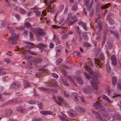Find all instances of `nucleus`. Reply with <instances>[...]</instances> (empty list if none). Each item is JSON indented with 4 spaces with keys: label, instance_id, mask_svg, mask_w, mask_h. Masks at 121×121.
<instances>
[{
    "label": "nucleus",
    "instance_id": "0eeeda50",
    "mask_svg": "<svg viewBox=\"0 0 121 121\" xmlns=\"http://www.w3.org/2000/svg\"><path fill=\"white\" fill-rule=\"evenodd\" d=\"M78 96L77 94L75 92H72V93L71 98L75 101L77 102L78 100Z\"/></svg>",
    "mask_w": 121,
    "mask_h": 121
},
{
    "label": "nucleus",
    "instance_id": "f03ea898",
    "mask_svg": "<svg viewBox=\"0 0 121 121\" xmlns=\"http://www.w3.org/2000/svg\"><path fill=\"white\" fill-rule=\"evenodd\" d=\"M98 75L96 77L94 76L92 78L93 80L91 82V84L92 87L94 89L97 90L98 89L97 84L98 83Z\"/></svg>",
    "mask_w": 121,
    "mask_h": 121
},
{
    "label": "nucleus",
    "instance_id": "bf43d9fd",
    "mask_svg": "<svg viewBox=\"0 0 121 121\" xmlns=\"http://www.w3.org/2000/svg\"><path fill=\"white\" fill-rule=\"evenodd\" d=\"M68 34L67 33H66L62 37V39H66L67 37Z\"/></svg>",
    "mask_w": 121,
    "mask_h": 121
},
{
    "label": "nucleus",
    "instance_id": "338daca9",
    "mask_svg": "<svg viewBox=\"0 0 121 121\" xmlns=\"http://www.w3.org/2000/svg\"><path fill=\"white\" fill-rule=\"evenodd\" d=\"M77 20H75V21L71 22L69 23L68 24V25H72L73 23H74Z\"/></svg>",
    "mask_w": 121,
    "mask_h": 121
},
{
    "label": "nucleus",
    "instance_id": "79ce46f5",
    "mask_svg": "<svg viewBox=\"0 0 121 121\" xmlns=\"http://www.w3.org/2000/svg\"><path fill=\"white\" fill-rule=\"evenodd\" d=\"M20 12L22 14H25L26 13V12L23 9L20 8L19 9Z\"/></svg>",
    "mask_w": 121,
    "mask_h": 121
},
{
    "label": "nucleus",
    "instance_id": "aec40b11",
    "mask_svg": "<svg viewBox=\"0 0 121 121\" xmlns=\"http://www.w3.org/2000/svg\"><path fill=\"white\" fill-rule=\"evenodd\" d=\"M102 98L104 99L110 103H113V101H111L107 96L106 95L103 96Z\"/></svg>",
    "mask_w": 121,
    "mask_h": 121
},
{
    "label": "nucleus",
    "instance_id": "2f4dec72",
    "mask_svg": "<svg viewBox=\"0 0 121 121\" xmlns=\"http://www.w3.org/2000/svg\"><path fill=\"white\" fill-rule=\"evenodd\" d=\"M110 4V3L106 4L104 6H102L101 7V9H106L108 7Z\"/></svg>",
    "mask_w": 121,
    "mask_h": 121
},
{
    "label": "nucleus",
    "instance_id": "e2e57ef3",
    "mask_svg": "<svg viewBox=\"0 0 121 121\" xmlns=\"http://www.w3.org/2000/svg\"><path fill=\"white\" fill-rule=\"evenodd\" d=\"M117 86L119 89L121 90V83H119L117 84Z\"/></svg>",
    "mask_w": 121,
    "mask_h": 121
},
{
    "label": "nucleus",
    "instance_id": "8fccbe9b",
    "mask_svg": "<svg viewBox=\"0 0 121 121\" xmlns=\"http://www.w3.org/2000/svg\"><path fill=\"white\" fill-rule=\"evenodd\" d=\"M8 28L10 30V32L12 33L13 32V28L9 26H8Z\"/></svg>",
    "mask_w": 121,
    "mask_h": 121
},
{
    "label": "nucleus",
    "instance_id": "1a4fd4ad",
    "mask_svg": "<svg viewBox=\"0 0 121 121\" xmlns=\"http://www.w3.org/2000/svg\"><path fill=\"white\" fill-rule=\"evenodd\" d=\"M76 109L77 111L80 112H83L86 111V110L85 108L79 106L76 107Z\"/></svg>",
    "mask_w": 121,
    "mask_h": 121
},
{
    "label": "nucleus",
    "instance_id": "dca6fc26",
    "mask_svg": "<svg viewBox=\"0 0 121 121\" xmlns=\"http://www.w3.org/2000/svg\"><path fill=\"white\" fill-rule=\"evenodd\" d=\"M84 67L85 69L88 72L92 74L93 73V71L90 67L86 65H85Z\"/></svg>",
    "mask_w": 121,
    "mask_h": 121
},
{
    "label": "nucleus",
    "instance_id": "393cba45",
    "mask_svg": "<svg viewBox=\"0 0 121 121\" xmlns=\"http://www.w3.org/2000/svg\"><path fill=\"white\" fill-rule=\"evenodd\" d=\"M38 46L40 49H43V48H45L47 47V45L43 43H40L38 44Z\"/></svg>",
    "mask_w": 121,
    "mask_h": 121
},
{
    "label": "nucleus",
    "instance_id": "4c0bfd02",
    "mask_svg": "<svg viewBox=\"0 0 121 121\" xmlns=\"http://www.w3.org/2000/svg\"><path fill=\"white\" fill-rule=\"evenodd\" d=\"M24 26L27 27H30L31 26L29 22H26L24 24Z\"/></svg>",
    "mask_w": 121,
    "mask_h": 121
},
{
    "label": "nucleus",
    "instance_id": "9b49d317",
    "mask_svg": "<svg viewBox=\"0 0 121 121\" xmlns=\"http://www.w3.org/2000/svg\"><path fill=\"white\" fill-rule=\"evenodd\" d=\"M40 112L42 114L44 115H52L53 113V112H52L48 110L41 111H40Z\"/></svg>",
    "mask_w": 121,
    "mask_h": 121
},
{
    "label": "nucleus",
    "instance_id": "9d476101",
    "mask_svg": "<svg viewBox=\"0 0 121 121\" xmlns=\"http://www.w3.org/2000/svg\"><path fill=\"white\" fill-rule=\"evenodd\" d=\"M93 113L95 115V116L98 119H99L100 120H103L104 121H107V120H106L105 119H104L103 120L102 119V117L100 116L99 114L97 112L93 111Z\"/></svg>",
    "mask_w": 121,
    "mask_h": 121
},
{
    "label": "nucleus",
    "instance_id": "473e14b6",
    "mask_svg": "<svg viewBox=\"0 0 121 121\" xmlns=\"http://www.w3.org/2000/svg\"><path fill=\"white\" fill-rule=\"evenodd\" d=\"M62 83L63 85L66 86H69V84L67 83V81L65 80H62Z\"/></svg>",
    "mask_w": 121,
    "mask_h": 121
},
{
    "label": "nucleus",
    "instance_id": "20e7f679",
    "mask_svg": "<svg viewBox=\"0 0 121 121\" xmlns=\"http://www.w3.org/2000/svg\"><path fill=\"white\" fill-rule=\"evenodd\" d=\"M12 37L9 38V40L11 41L12 44H16V41L17 40L19 36L18 35H16L15 34H13L12 35Z\"/></svg>",
    "mask_w": 121,
    "mask_h": 121
},
{
    "label": "nucleus",
    "instance_id": "cd10ccee",
    "mask_svg": "<svg viewBox=\"0 0 121 121\" xmlns=\"http://www.w3.org/2000/svg\"><path fill=\"white\" fill-rule=\"evenodd\" d=\"M104 110L105 108H103V109L102 110L103 111V112H102V114L104 117H106L108 116V114H107L106 115V114H107V112L104 111Z\"/></svg>",
    "mask_w": 121,
    "mask_h": 121
},
{
    "label": "nucleus",
    "instance_id": "b1692460",
    "mask_svg": "<svg viewBox=\"0 0 121 121\" xmlns=\"http://www.w3.org/2000/svg\"><path fill=\"white\" fill-rule=\"evenodd\" d=\"M76 80L78 82L80 85H82L83 83V81L81 77H77Z\"/></svg>",
    "mask_w": 121,
    "mask_h": 121
},
{
    "label": "nucleus",
    "instance_id": "a18cd8bd",
    "mask_svg": "<svg viewBox=\"0 0 121 121\" xmlns=\"http://www.w3.org/2000/svg\"><path fill=\"white\" fill-rule=\"evenodd\" d=\"M108 48L109 49H110L112 47V44L110 43L109 41H107V42Z\"/></svg>",
    "mask_w": 121,
    "mask_h": 121
},
{
    "label": "nucleus",
    "instance_id": "6ab92c4d",
    "mask_svg": "<svg viewBox=\"0 0 121 121\" xmlns=\"http://www.w3.org/2000/svg\"><path fill=\"white\" fill-rule=\"evenodd\" d=\"M38 32H36V33H37L38 35H44V33L42 31L43 30L41 28H38L37 29Z\"/></svg>",
    "mask_w": 121,
    "mask_h": 121
},
{
    "label": "nucleus",
    "instance_id": "412c9836",
    "mask_svg": "<svg viewBox=\"0 0 121 121\" xmlns=\"http://www.w3.org/2000/svg\"><path fill=\"white\" fill-rule=\"evenodd\" d=\"M60 118V119L62 121H68V120L65 119L66 116L65 115L63 114L62 115H59Z\"/></svg>",
    "mask_w": 121,
    "mask_h": 121
},
{
    "label": "nucleus",
    "instance_id": "37998d69",
    "mask_svg": "<svg viewBox=\"0 0 121 121\" xmlns=\"http://www.w3.org/2000/svg\"><path fill=\"white\" fill-rule=\"evenodd\" d=\"M78 9L77 5L76 4L74 5L72 7V9L73 11H75Z\"/></svg>",
    "mask_w": 121,
    "mask_h": 121
},
{
    "label": "nucleus",
    "instance_id": "f704fd0d",
    "mask_svg": "<svg viewBox=\"0 0 121 121\" xmlns=\"http://www.w3.org/2000/svg\"><path fill=\"white\" fill-rule=\"evenodd\" d=\"M37 101H36L34 100H30L28 101V103L30 104H34L37 102Z\"/></svg>",
    "mask_w": 121,
    "mask_h": 121
},
{
    "label": "nucleus",
    "instance_id": "603ef678",
    "mask_svg": "<svg viewBox=\"0 0 121 121\" xmlns=\"http://www.w3.org/2000/svg\"><path fill=\"white\" fill-rule=\"evenodd\" d=\"M27 52L32 55H35V53L34 52L31 51L29 50H27Z\"/></svg>",
    "mask_w": 121,
    "mask_h": 121
},
{
    "label": "nucleus",
    "instance_id": "c85d7f7f",
    "mask_svg": "<svg viewBox=\"0 0 121 121\" xmlns=\"http://www.w3.org/2000/svg\"><path fill=\"white\" fill-rule=\"evenodd\" d=\"M83 74L87 79H89L91 78L90 75L88 74L86 72H83Z\"/></svg>",
    "mask_w": 121,
    "mask_h": 121
},
{
    "label": "nucleus",
    "instance_id": "2eb2a0df",
    "mask_svg": "<svg viewBox=\"0 0 121 121\" xmlns=\"http://www.w3.org/2000/svg\"><path fill=\"white\" fill-rule=\"evenodd\" d=\"M16 110L17 111L22 113L25 112L26 111V109L20 106L16 108Z\"/></svg>",
    "mask_w": 121,
    "mask_h": 121
},
{
    "label": "nucleus",
    "instance_id": "39448f33",
    "mask_svg": "<svg viewBox=\"0 0 121 121\" xmlns=\"http://www.w3.org/2000/svg\"><path fill=\"white\" fill-rule=\"evenodd\" d=\"M90 0H84V4L86 6L87 9L89 11H90L91 10V8L92 6L93 1L92 0L90 4H89V2Z\"/></svg>",
    "mask_w": 121,
    "mask_h": 121
},
{
    "label": "nucleus",
    "instance_id": "c756f323",
    "mask_svg": "<svg viewBox=\"0 0 121 121\" xmlns=\"http://www.w3.org/2000/svg\"><path fill=\"white\" fill-rule=\"evenodd\" d=\"M64 95L65 97H68L69 96V92L66 91H64Z\"/></svg>",
    "mask_w": 121,
    "mask_h": 121
},
{
    "label": "nucleus",
    "instance_id": "052dcab7",
    "mask_svg": "<svg viewBox=\"0 0 121 121\" xmlns=\"http://www.w3.org/2000/svg\"><path fill=\"white\" fill-rule=\"evenodd\" d=\"M77 33L78 34L79 36H81L82 35V34L81 31L79 30H78L77 31Z\"/></svg>",
    "mask_w": 121,
    "mask_h": 121
},
{
    "label": "nucleus",
    "instance_id": "774afa93",
    "mask_svg": "<svg viewBox=\"0 0 121 121\" xmlns=\"http://www.w3.org/2000/svg\"><path fill=\"white\" fill-rule=\"evenodd\" d=\"M42 14L43 16H45L46 15L47 13L45 10H43L42 12Z\"/></svg>",
    "mask_w": 121,
    "mask_h": 121
},
{
    "label": "nucleus",
    "instance_id": "13d9d810",
    "mask_svg": "<svg viewBox=\"0 0 121 121\" xmlns=\"http://www.w3.org/2000/svg\"><path fill=\"white\" fill-rule=\"evenodd\" d=\"M114 95L112 96V98H114L115 97H121V95L120 94H118L117 95L116 94H114Z\"/></svg>",
    "mask_w": 121,
    "mask_h": 121
},
{
    "label": "nucleus",
    "instance_id": "69168bd1",
    "mask_svg": "<svg viewBox=\"0 0 121 121\" xmlns=\"http://www.w3.org/2000/svg\"><path fill=\"white\" fill-rule=\"evenodd\" d=\"M84 46L85 47H88L90 46V44L88 43H85L84 44Z\"/></svg>",
    "mask_w": 121,
    "mask_h": 121
},
{
    "label": "nucleus",
    "instance_id": "f257e3e1",
    "mask_svg": "<svg viewBox=\"0 0 121 121\" xmlns=\"http://www.w3.org/2000/svg\"><path fill=\"white\" fill-rule=\"evenodd\" d=\"M45 4H47L48 5L47 7H46L45 10L48 12H49L50 10L51 12H54L55 9V5H53L52 7H50L49 5L53 3L54 0H43Z\"/></svg>",
    "mask_w": 121,
    "mask_h": 121
},
{
    "label": "nucleus",
    "instance_id": "58836bf2",
    "mask_svg": "<svg viewBox=\"0 0 121 121\" xmlns=\"http://www.w3.org/2000/svg\"><path fill=\"white\" fill-rule=\"evenodd\" d=\"M68 78L69 79V81L73 83V84H74L75 85H76V84L75 83L73 80L71 78V77L68 76Z\"/></svg>",
    "mask_w": 121,
    "mask_h": 121
},
{
    "label": "nucleus",
    "instance_id": "49530a36",
    "mask_svg": "<svg viewBox=\"0 0 121 121\" xmlns=\"http://www.w3.org/2000/svg\"><path fill=\"white\" fill-rule=\"evenodd\" d=\"M73 54L75 56H80V53L79 52H75L73 53Z\"/></svg>",
    "mask_w": 121,
    "mask_h": 121
},
{
    "label": "nucleus",
    "instance_id": "ea45409f",
    "mask_svg": "<svg viewBox=\"0 0 121 121\" xmlns=\"http://www.w3.org/2000/svg\"><path fill=\"white\" fill-rule=\"evenodd\" d=\"M110 33L112 34L113 35L115 36L116 37H118V34L117 33H115L113 32V31L110 30Z\"/></svg>",
    "mask_w": 121,
    "mask_h": 121
},
{
    "label": "nucleus",
    "instance_id": "864d4df0",
    "mask_svg": "<svg viewBox=\"0 0 121 121\" xmlns=\"http://www.w3.org/2000/svg\"><path fill=\"white\" fill-rule=\"evenodd\" d=\"M52 76L56 78H58V75L55 73H52Z\"/></svg>",
    "mask_w": 121,
    "mask_h": 121
},
{
    "label": "nucleus",
    "instance_id": "a211bd4d",
    "mask_svg": "<svg viewBox=\"0 0 121 121\" xmlns=\"http://www.w3.org/2000/svg\"><path fill=\"white\" fill-rule=\"evenodd\" d=\"M19 86V85L18 83L15 82H13L10 88L11 89H16Z\"/></svg>",
    "mask_w": 121,
    "mask_h": 121
},
{
    "label": "nucleus",
    "instance_id": "f3484780",
    "mask_svg": "<svg viewBox=\"0 0 121 121\" xmlns=\"http://www.w3.org/2000/svg\"><path fill=\"white\" fill-rule=\"evenodd\" d=\"M93 106L96 109H97L99 108L102 106L101 104L98 102H96L93 104Z\"/></svg>",
    "mask_w": 121,
    "mask_h": 121
},
{
    "label": "nucleus",
    "instance_id": "680f3d73",
    "mask_svg": "<svg viewBox=\"0 0 121 121\" xmlns=\"http://www.w3.org/2000/svg\"><path fill=\"white\" fill-rule=\"evenodd\" d=\"M39 89L40 90H43L44 91H46L47 90V89L43 87H39Z\"/></svg>",
    "mask_w": 121,
    "mask_h": 121
},
{
    "label": "nucleus",
    "instance_id": "6e6552de",
    "mask_svg": "<svg viewBox=\"0 0 121 121\" xmlns=\"http://www.w3.org/2000/svg\"><path fill=\"white\" fill-rule=\"evenodd\" d=\"M58 100L59 102H58L57 101H55L56 103L59 105H62V103L64 101V100L63 98L60 97L59 96H57Z\"/></svg>",
    "mask_w": 121,
    "mask_h": 121
},
{
    "label": "nucleus",
    "instance_id": "6e6d98bb",
    "mask_svg": "<svg viewBox=\"0 0 121 121\" xmlns=\"http://www.w3.org/2000/svg\"><path fill=\"white\" fill-rule=\"evenodd\" d=\"M42 61V60L41 58H38L36 61V63H39L41 62Z\"/></svg>",
    "mask_w": 121,
    "mask_h": 121
},
{
    "label": "nucleus",
    "instance_id": "c9c22d12",
    "mask_svg": "<svg viewBox=\"0 0 121 121\" xmlns=\"http://www.w3.org/2000/svg\"><path fill=\"white\" fill-rule=\"evenodd\" d=\"M6 73L5 72L4 70L2 68H0V74H6Z\"/></svg>",
    "mask_w": 121,
    "mask_h": 121
},
{
    "label": "nucleus",
    "instance_id": "de8ad7c7",
    "mask_svg": "<svg viewBox=\"0 0 121 121\" xmlns=\"http://www.w3.org/2000/svg\"><path fill=\"white\" fill-rule=\"evenodd\" d=\"M62 61V60L61 59H58L56 61V64L57 65H59L60 63H61Z\"/></svg>",
    "mask_w": 121,
    "mask_h": 121
},
{
    "label": "nucleus",
    "instance_id": "e433bc0d",
    "mask_svg": "<svg viewBox=\"0 0 121 121\" xmlns=\"http://www.w3.org/2000/svg\"><path fill=\"white\" fill-rule=\"evenodd\" d=\"M34 13H35V14L37 16H39L41 13V12L40 11H38L37 9L34 10Z\"/></svg>",
    "mask_w": 121,
    "mask_h": 121
},
{
    "label": "nucleus",
    "instance_id": "4468645a",
    "mask_svg": "<svg viewBox=\"0 0 121 121\" xmlns=\"http://www.w3.org/2000/svg\"><path fill=\"white\" fill-rule=\"evenodd\" d=\"M91 88L90 86H87V88H83L82 89L83 92L85 93H87L90 92Z\"/></svg>",
    "mask_w": 121,
    "mask_h": 121
},
{
    "label": "nucleus",
    "instance_id": "4d7b16f0",
    "mask_svg": "<svg viewBox=\"0 0 121 121\" xmlns=\"http://www.w3.org/2000/svg\"><path fill=\"white\" fill-rule=\"evenodd\" d=\"M70 19L68 18H67L65 20V22L66 23L69 24V22L70 21Z\"/></svg>",
    "mask_w": 121,
    "mask_h": 121
},
{
    "label": "nucleus",
    "instance_id": "423d86ee",
    "mask_svg": "<svg viewBox=\"0 0 121 121\" xmlns=\"http://www.w3.org/2000/svg\"><path fill=\"white\" fill-rule=\"evenodd\" d=\"M77 114L76 111L72 109H71L69 110V112L68 113V115L69 117H73L77 115Z\"/></svg>",
    "mask_w": 121,
    "mask_h": 121
},
{
    "label": "nucleus",
    "instance_id": "5701e85b",
    "mask_svg": "<svg viewBox=\"0 0 121 121\" xmlns=\"http://www.w3.org/2000/svg\"><path fill=\"white\" fill-rule=\"evenodd\" d=\"M113 120L118 119L121 120V116L118 114H115V115L113 116Z\"/></svg>",
    "mask_w": 121,
    "mask_h": 121
},
{
    "label": "nucleus",
    "instance_id": "3c124183",
    "mask_svg": "<svg viewBox=\"0 0 121 121\" xmlns=\"http://www.w3.org/2000/svg\"><path fill=\"white\" fill-rule=\"evenodd\" d=\"M81 25L85 30H87L86 28V24L85 23H83Z\"/></svg>",
    "mask_w": 121,
    "mask_h": 121
},
{
    "label": "nucleus",
    "instance_id": "72a5a7b5",
    "mask_svg": "<svg viewBox=\"0 0 121 121\" xmlns=\"http://www.w3.org/2000/svg\"><path fill=\"white\" fill-rule=\"evenodd\" d=\"M23 84L25 88L30 86L29 83L25 81H24Z\"/></svg>",
    "mask_w": 121,
    "mask_h": 121
},
{
    "label": "nucleus",
    "instance_id": "7ed1b4c3",
    "mask_svg": "<svg viewBox=\"0 0 121 121\" xmlns=\"http://www.w3.org/2000/svg\"><path fill=\"white\" fill-rule=\"evenodd\" d=\"M104 60V57L103 54H101L99 56V59H95V63L97 65L99 66V67L100 66L102 62H103Z\"/></svg>",
    "mask_w": 121,
    "mask_h": 121
},
{
    "label": "nucleus",
    "instance_id": "0e129e2a",
    "mask_svg": "<svg viewBox=\"0 0 121 121\" xmlns=\"http://www.w3.org/2000/svg\"><path fill=\"white\" fill-rule=\"evenodd\" d=\"M91 9L92 11V12L90 13L89 14V16L91 17H92L93 16L94 13L93 12V9L91 8ZM91 10L90 11H91Z\"/></svg>",
    "mask_w": 121,
    "mask_h": 121
},
{
    "label": "nucleus",
    "instance_id": "f8f14e48",
    "mask_svg": "<svg viewBox=\"0 0 121 121\" xmlns=\"http://www.w3.org/2000/svg\"><path fill=\"white\" fill-rule=\"evenodd\" d=\"M111 60L112 64L115 65L117 63V59L114 55H113L111 57Z\"/></svg>",
    "mask_w": 121,
    "mask_h": 121
},
{
    "label": "nucleus",
    "instance_id": "09e8293b",
    "mask_svg": "<svg viewBox=\"0 0 121 121\" xmlns=\"http://www.w3.org/2000/svg\"><path fill=\"white\" fill-rule=\"evenodd\" d=\"M38 105L39 108L40 109H42L43 108L42 103L41 102H39L38 104Z\"/></svg>",
    "mask_w": 121,
    "mask_h": 121
},
{
    "label": "nucleus",
    "instance_id": "a19ab883",
    "mask_svg": "<svg viewBox=\"0 0 121 121\" xmlns=\"http://www.w3.org/2000/svg\"><path fill=\"white\" fill-rule=\"evenodd\" d=\"M106 38L105 36H104V37L103 39L102 42L101 43L102 45H103L104 44L106 41Z\"/></svg>",
    "mask_w": 121,
    "mask_h": 121
},
{
    "label": "nucleus",
    "instance_id": "7c9ffc66",
    "mask_svg": "<svg viewBox=\"0 0 121 121\" xmlns=\"http://www.w3.org/2000/svg\"><path fill=\"white\" fill-rule=\"evenodd\" d=\"M57 84V82L54 81H53L51 83H49V84L51 86H55Z\"/></svg>",
    "mask_w": 121,
    "mask_h": 121
},
{
    "label": "nucleus",
    "instance_id": "a878e982",
    "mask_svg": "<svg viewBox=\"0 0 121 121\" xmlns=\"http://www.w3.org/2000/svg\"><path fill=\"white\" fill-rule=\"evenodd\" d=\"M106 71L108 73H109L110 71L111 68L109 64L108 63H107L106 66Z\"/></svg>",
    "mask_w": 121,
    "mask_h": 121
},
{
    "label": "nucleus",
    "instance_id": "5fc2aeb1",
    "mask_svg": "<svg viewBox=\"0 0 121 121\" xmlns=\"http://www.w3.org/2000/svg\"><path fill=\"white\" fill-rule=\"evenodd\" d=\"M42 120V119L41 118H34L32 120V121H41Z\"/></svg>",
    "mask_w": 121,
    "mask_h": 121
},
{
    "label": "nucleus",
    "instance_id": "bb28decb",
    "mask_svg": "<svg viewBox=\"0 0 121 121\" xmlns=\"http://www.w3.org/2000/svg\"><path fill=\"white\" fill-rule=\"evenodd\" d=\"M53 39L55 42L56 43H58V44H60V41L59 40L58 38H57L56 36H54Z\"/></svg>",
    "mask_w": 121,
    "mask_h": 121
},
{
    "label": "nucleus",
    "instance_id": "c03bdc74",
    "mask_svg": "<svg viewBox=\"0 0 121 121\" xmlns=\"http://www.w3.org/2000/svg\"><path fill=\"white\" fill-rule=\"evenodd\" d=\"M4 61L7 63H10L11 62V60L10 58H6L4 59Z\"/></svg>",
    "mask_w": 121,
    "mask_h": 121
},
{
    "label": "nucleus",
    "instance_id": "ddd939ff",
    "mask_svg": "<svg viewBox=\"0 0 121 121\" xmlns=\"http://www.w3.org/2000/svg\"><path fill=\"white\" fill-rule=\"evenodd\" d=\"M12 110H6L4 112V115H5L8 116H10L12 114Z\"/></svg>",
    "mask_w": 121,
    "mask_h": 121
},
{
    "label": "nucleus",
    "instance_id": "4be33fe9",
    "mask_svg": "<svg viewBox=\"0 0 121 121\" xmlns=\"http://www.w3.org/2000/svg\"><path fill=\"white\" fill-rule=\"evenodd\" d=\"M117 82V80L116 78L115 77H113L112 79V82L113 85H115Z\"/></svg>",
    "mask_w": 121,
    "mask_h": 121
}]
</instances>
